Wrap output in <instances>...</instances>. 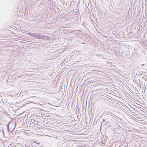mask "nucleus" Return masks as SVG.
<instances>
[{
  "label": "nucleus",
  "instance_id": "nucleus-1",
  "mask_svg": "<svg viewBox=\"0 0 147 147\" xmlns=\"http://www.w3.org/2000/svg\"><path fill=\"white\" fill-rule=\"evenodd\" d=\"M38 116H37V125L39 127H42L41 125L43 123V117L42 116H40L39 115Z\"/></svg>",
  "mask_w": 147,
  "mask_h": 147
},
{
  "label": "nucleus",
  "instance_id": "nucleus-2",
  "mask_svg": "<svg viewBox=\"0 0 147 147\" xmlns=\"http://www.w3.org/2000/svg\"><path fill=\"white\" fill-rule=\"evenodd\" d=\"M48 37L47 36H43L42 35L37 34V39H40V41L42 40H47L48 39Z\"/></svg>",
  "mask_w": 147,
  "mask_h": 147
},
{
  "label": "nucleus",
  "instance_id": "nucleus-3",
  "mask_svg": "<svg viewBox=\"0 0 147 147\" xmlns=\"http://www.w3.org/2000/svg\"><path fill=\"white\" fill-rule=\"evenodd\" d=\"M37 132H41L42 133H43L44 131V129H43L40 127H38L37 126Z\"/></svg>",
  "mask_w": 147,
  "mask_h": 147
},
{
  "label": "nucleus",
  "instance_id": "nucleus-4",
  "mask_svg": "<svg viewBox=\"0 0 147 147\" xmlns=\"http://www.w3.org/2000/svg\"><path fill=\"white\" fill-rule=\"evenodd\" d=\"M36 123L35 122L34 124H33V126H32V128L33 130H34L33 132L35 133H36V130L37 127L36 126Z\"/></svg>",
  "mask_w": 147,
  "mask_h": 147
},
{
  "label": "nucleus",
  "instance_id": "nucleus-5",
  "mask_svg": "<svg viewBox=\"0 0 147 147\" xmlns=\"http://www.w3.org/2000/svg\"><path fill=\"white\" fill-rule=\"evenodd\" d=\"M105 136H104L101 138V143H102V144H105V142H106L107 140L105 139Z\"/></svg>",
  "mask_w": 147,
  "mask_h": 147
},
{
  "label": "nucleus",
  "instance_id": "nucleus-6",
  "mask_svg": "<svg viewBox=\"0 0 147 147\" xmlns=\"http://www.w3.org/2000/svg\"><path fill=\"white\" fill-rule=\"evenodd\" d=\"M38 24L39 25V27H41L43 26L44 24V22H41L40 21L38 22Z\"/></svg>",
  "mask_w": 147,
  "mask_h": 147
},
{
  "label": "nucleus",
  "instance_id": "nucleus-7",
  "mask_svg": "<svg viewBox=\"0 0 147 147\" xmlns=\"http://www.w3.org/2000/svg\"><path fill=\"white\" fill-rule=\"evenodd\" d=\"M42 106L41 105V104L37 103V109H39L40 110H42Z\"/></svg>",
  "mask_w": 147,
  "mask_h": 147
},
{
  "label": "nucleus",
  "instance_id": "nucleus-8",
  "mask_svg": "<svg viewBox=\"0 0 147 147\" xmlns=\"http://www.w3.org/2000/svg\"><path fill=\"white\" fill-rule=\"evenodd\" d=\"M41 76V75H38V76H37V78H38V79H37V81H38V82H41V81L40 80V78H41V79L42 80H44V79L43 78H42V77H41L40 76Z\"/></svg>",
  "mask_w": 147,
  "mask_h": 147
},
{
  "label": "nucleus",
  "instance_id": "nucleus-9",
  "mask_svg": "<svg viewBox=\"0 0 147 147\" xmlns=\"http://www.w3.org/2000/svg\"><path fill=\"white\" fill-rule=\"evenodd\" d=\"M107 121H105V119H103V122H101V123H102V125L103 124V125H106L107 124Z\"/></svg>",
  "mask_w": 147,
  "mask_h": 147
},
{
  "label": "nucleus",
  "instance_id": "nucleus-10",
  "mask_svg": "<svg viewBox=\"0 0 147 147\" xmlns=\"http://www.w3.org/2000/svg\"><path fill=\"white\" fill-rule=\"evenodd\" d=\"M43 133H42L40 132H38V133L37 132V136H42L43 135Z\"/></svg>",
  "mask_w": 147,
  "mask_h": 147
},
{
  "label": "nucleus",
  "instance_id": "nucleus-11",
  "mask_svg": "<svg viewBox=\"0 0 147 147\" xmlns=\"http://www.w3.org/2000/svg\"><path fill=\"white\" fill-rule=\"evenodd\" d=\"M41 13H40V14L39 13V15L40 16V15H42V12L43 11V10H41Z\"/></svg>",
  "mask_w": 147,
  "mask_h": 147
},
{
  "label": "nucleus",
  "instance_id": "nucleus-12",
  "mask_svg": "<svg viewBox=\"0 0 147 147\" xmlns=\"http://www.w3.org/2000/svg\"><path fill=\"white\" fill-rule=\"evenodd\" d=\"M36 140H34V141H33L32 142H33L34 143H36Z\"/></svg>",
  "mask_w": 147,
  "mask_h": 147
},
{
  "label": "nucleus",
  "instance_id": "nucleus-13",
  "mask_svg": "<svg viewBox=\"0 0 147 147\" xmlns=\"http://www.w3.org/2000/svg\"><path fill=\"white\" fill-rule=\"evenodd\" d=\"M64 5L65 6V5L66 6H67V4H66V3H65L64 5Z\"/></svg>",
  "mask_w": 147,
  "mask_h": 147
},
{
  "label": "nucleus",
  "instance_id": "nucleus-14",
  "mask_svg": "<svg viewBox=\"0 0 147 147\" xmlns=\"http://www.w3.org/2000/svg\"><path fill=\"white\" fill-rule=\"evenodd\" d=\"M37 44H38V43H40V42H39L37 41Z\"/></svg>",
  "mask_w": 147,
  "mask_h": 147
},
{
  "label": "nucleus",
  "instance_id": "nucleus-15",
  "mask_svg": "<svg viewBox=\"0 0 147 147\" xmlns=\"http://www.w3.org/2000/svg\"><path fill=\"white\" fill-rule=\"evenodd\" d=\"M144 73L145 74H146V71H144Z\"/></svg>",
  "mask_w": 147,
  "mask_h": 147
},
{
  "label": "nucleus",
  "instance_id": "nucleus-16",
  "mask_svg": "<svg viewBox=\"0 0 147 147\" xmlns=\"http://www.w3.org/2000/svg\"><path fill=\"white\" fill-rule=\"evenodd\" d=\"M39 84H40V83H37V86H39Z\"/></svg>",
  "mask_w": 147,
  "mask_h": 147
},
{
  "label": "nucleus",
  "instance_id": "nucleus-17",
  "mask_svg": "<svg viewBox=\"0 0 147 147\" xmlns=\"http://www.w3.org/2000/svg\"><path fill=\"white\" fill-rule=\"evenodd\" d=\"M7 129H8L9 128L8 126L7 127Z\"/></svg>",
  "mask_w": 147,
  "mask_h": 147
},
{
  "label": "nucleus",
  "instance_id": "nucleus-18",
  "mask_svg": "<svg viewBox=\"0 0 147 147\" xmlns=\"http://www.w3.org/2000/svg\"><path fill=\"white\" fill-rule=\"evenodd\" d=\"M135 80L134 79V81H135Z\"/></svg>",
  "mask_w": 147,
  "mask_h": 147
},
{
  "label": "nucleus",
  "instance_id": "nucleus-19",
  "mask_svg": "<svg viewBox=\"0 0 147 147\" xmlns=\"http://www.w3.org/2000/svg\"><path fill=\"white\" fill-rule=\"evenodd\" d=\"M39 3V2L37 1V3Z\"/></svg>",
  "mask_w": 147,
  "mask_h": 147
},
{
  "label": "nucleus",
  "instance_id": "nucleus-20",
  "mask_svg": "<svg viewBox=\"0 0 147 147\" xmlns=\"http://www.w3.org/2000/svg\"><path fill=\"white\" fill-rule=\"evenodd\" d=\"M37 117V116H35V117Z\"/></svg>",
  "mask_w": 147,
  "mask_h": 147
},
{
  "label": "nucleus",
  "instance_id": "nucleus-21",
  "mask_svg": "<svg viewBox=\"0 0 147 147\" xmlns=\"http://www.w3.org/2000/svg\"><path fill=\"white\" fill-rule=\"evenodd\" d=\"M40 0H37V1H40Z\"/></svg>",
  "mask_w": 147,
  "mask_h": 147
}]
</instances>
